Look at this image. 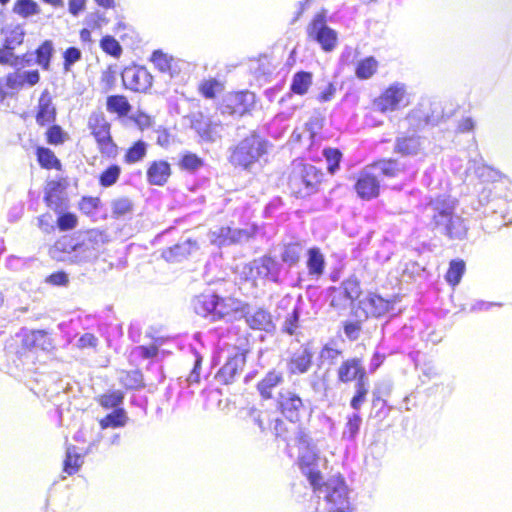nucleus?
<instances>
[{
  "mask_svg": "<svg viewBox=\"0 0 512 512\" xmlns=\"http://www.w3.org/2000/svg\"><path fill=\"white\" fill-rule=\"evenodd\" d=\"M55 48L51 40H45L35 50L34 63L38 64L43 70H50L51 60L54 56Z\"/></svg>",
  "mask_w": 512,
  "mask_h": 512,
  "instance_id": "37",
  "label": "nucleus"
},
{
  "mask_svg": "<svg viewBox=\"0 0 512 512\" xmlns=\"http://www.w3.org/2000/svg\"><path fill=\"white\" fill-rule=\"evenodd\" d=\"M342 351L326 344L320 351V359L322 362H327L329 365L337 363L338 358L341 356Z\"/></svg>",
  "mask_w": 512,
  "mask_h": 512,
  "instance_id": "64",
  "label": "nucleus"
},
{
  "mask_svg": "<svg viewBox=\"0 0 512 512\" xmlns=\"http://www.w3.org/2000/svg\"><path fill=\"white\" fill-rule=\"evenodd\" d=\"M229 151V162L234 167L250 170L267 153V141L256 133H252L231 147Z\"/></svg>",
  "mask_w": 512,
  "mask_h": 512,
  "instance_id": "6",
  "label": "nucleus"
},
{
  "mask_svg": "<svg viewBox=\"0 0 512 512\" xmlns=\"http://www.w3.org/2000/svg\"><path fill=\"white\" fill-rule=\"evenodd\" d=\"M256 101L253 92L245 90L226 94L218 106L221 115L240 117L249 113Z\"/></svg>",
  "mask_w": 512,
  "mask_h": 512,
  "instance_id": "12",
  "label": "nucleus"
},
{
  "mask_svg": "<svg viewBox=\"0 0 512 512\" xmlns=\"http://www.w3.org/2000/svg\"><path fill=\"white\" fill-rule=\"evenodd\" d=\"M64 187L59 181H49L45 188L44 201L54 211L64 208Z\"/></svg>",
  "mask_w": 512,
  "mask_h": 512,
  "instance_id": "30",
  "label": "nucleus"
},
{
  "mask_svg": "<svg viewBox=\"0 0 512 512\" xmlns=\"http://www.w3.org/2000/svg\"><path fill=\"white\" fill-rule=\"evenodd\" d=\"M355 393L350 400V406L356 412L361 408L363 403L366 401L367 394L369 392V381L368 378L355 382L354 385Z\"/></svg>",
  "mask_w": 512,
  "mask_h": 512,
  "instance_id": "44",
  "label": "nucleus"
},
{
  "mask_svg": "<svg viewBox=\"0 0 512 512\" xmlns=\"http://www.w3.org/2000/svg\"><path fill=\"white\" fill-rule=\"evenodd\" d=\"M327 10L316 13L306 27L307 38L319 45L325 53L333 52L338 46V32L328 25Z\"/></svg>",
  "mask_w": 512,
  "mask_h": 512,
  "instance_id": "8",
  "label": "nucleus"
},
{
  "mask_svg": "<svg viewBox=\"0 0 512 512\" xmlns=\"http://www.w3.org/2000/svg\"><path fill=\"white\" fill-rule=\"evenodd\" d=\"M81 465L82 460L80 455L72 453V450L68 448L66 458L64 460V471L69 475H73L78 471Z\"/></svg>",
  "mask_w": 512,
  "mask_h": 512,
  "instance_id": "61",
  "label": "nucleus"
},
{
  "mask_svg": "<svg viewBox=\"0 0 512 512\" xmlns=\"http://www.w3.org/2000/svg\"><path fill=\"white\" fill-rule=\"evenodd\" d=\"M313 74L309 71H297L292 76L290 83V91L280 99V103L284 102L286 98H291L293 94L303 96L305 95L312 85Z\"/></svg>",
  "mask_w": 512,
  "mask_h": 512,
  "instance_id": "29",
  "label": "nucleus"
},
{
  "mask_svg": "<svg viewBox=\"0 0 512 512\" xmlns=\"http://www.w3.org/2000/svg\"><path fill=\"white\" fill-rule=\"evenodd\" d=\"M360 294V282L354 275L345 279L339 286L327 288L329 305L337 311L347 310L359 298Z\"/></svg>",
  "mask_w": 512,
  "mask_h": 512,
  "instance_id": "11",
  "label": "nucleus"
},
{
  "mask_svg": "<svg viewBox=\"0 0 512 512\" xmlns=\"http://www.w3.org/2000/svg\"><path fill=\"white\" fill-rule=\"evenodd\" d=\"M302 306H303V299L302 296L299 295L297 297L296 303L290 313L287 314L282 327L281 331L285 334H288L290 336L295 335L296 330L299 327V321L300 316L302 313Z\"/></svg>",
  "mask_w": 512,
  "mask_h": 512,
  "instance_id": "36",
  "label": "nucleus"
},
{
  "mask_svg": "<svg viewBox=\"0 0 512 512\" xmlns=\"http://www.w3.org/2000/svg\"><path fill=\"white\" fill-rule=\"evenodd\" d=\"M151 61L160 72L169 74L170 78H173L177 73L174 58L163 53L161 50H155L152 53Z\"/></svg>",
  "mask_w": 512,
  "mask_h": 512,
  "instance_id": "39",
  "label": "nucleus"
},
{
  "mask_svg": "<svg viewBox=\"0 0 512 512\" xmlns=\"http://www.w3.org/2000/svg\"><path fill=\"white\" fill-rule=\"evenodd\" d=\"M390 307V302L380 295L370 293L365 298L359 300L358 310L355 312L357 318L363 317H381Z\"/></svg>",
  "mask_w": 512,
  "mask_h": 512,
  "instance_id": "21",
  "label": "nucleus"
},
{
  "mask_svg": "<svg viewBox=\"0 0 512 512\" xmlns=\"http://www.w3.org/2000/svg\"><path fill=\"white\" fill-rule=\"evenodd\" d=\"M303 246L298 242L286 243L281 247L280 259L283 265H287L289 269L295 267L303 254Z\"/></svg>",
  "mask_w": 512,
  "mask_h": 512,
  "instance_id": "35",
  "label": "nucleus"
},
{
  "mask_svg": "<svg viewBox=\"0 0 512 512\" xmlns=\"http://www.w3.org/2000/svg\"><path fill=\"white\" fill-rule=\"evenodd\" d=\"M355 191L362 200H371L380 193V180L370 165L363 168L354 185Z\"/></svg>",
  "mask_w": 512,
  "mask_h": 512,
  "instance_id": "15",
  "label": "nucleus"
},
{
  "mask_svg": "<svg viewBox=\"0 0 512 512\" xmlns=\"http://www.w3.org/2000/svg\"><path fill=\"white\" fill-rule=\"evenodd\" d=\"M66 140V133L59 125H52L46 131V141L50 145H60Z\"/></svg>",
  "mask_w": 512,
  "mask_h": 512,
  "instance_id": "60",
  "label": "nucleus"
},
{
  "mask_svg": "<svg viewBox=\"0 0 512 512\" xmlns=\"http://www.w3.org/2000/svg\"><path fill=\"white\" fill-rule=\"evenodd\" d=\"M191 128L198 134L203 142L215 143L221 138L220 123L205 117L202 113L193 115Z\"/></svg>",
  "mask_w": 512,
  "mask_h": 512,
  "instance_id": "20",
  "label": "nucleus"
},
{
  "mask_svg": "<svg viewBox=\"0 0 512 512\" xmlns=\"http://www.w3.org/2000/svg\"><path fill=\"white\" fill-rule=\"evenodd\" d=\"M306 273H300L298 281L306 280L318 281L325 273L326 259L319 247H310L306 251Z\"/></svg>",
  "mask_w": 512,
  "mask_h": 512,
  "instance_id": "17",
  "label": "nucleus"
},
{
  "mask_svg": "<svg viewBox=\"0 0 512 512\" xmlns=\"http://www.w3.org/2000/svg\"><path fill=\"white\" fill-rule=\"evenodd\" d=\"M153 77L145 67H126L122 72V81L127 89L145 92L152 86Z\"/></svg>",
  "mask_w": 512,
  "mask_h": 512,
  "instance_id": "18",
  "label": "nucleus"
},
{
  "mask_svg": "<svg viewBox=\"0 0 512 512\" xmlns=\"http://www.w3.org/2000/svg\"><path fill=\"white\" fill-rule=\"evenodd\" d=\"M16 342H20L21 351H17L22 355L26 351L40 349L42 351H50L53 349V342L50 334L45 330H27L23 329L16 334Z\"/></svg>",
  "mask_w": 512,
  "mask_h": 512,
  "instance_id": "14",
  "label": "nucleus"
},
{
  "mask_svg": "<svg viewBox=\"0 0 512 512\" xmlns=\"http://www.w3.org/2000/svg\"><path fill=\"white\" fill-rule=\"evenodd\" d=\"M3 44L15 48L23 44L26 32L21 24L7 25L1 29Z\"/></svg>",
  "mask_w": 512,
  "mask_h": 512,
  "instance_id": "38",
  "label": "nucleus"
},
{
  "mask_svg": "<svg viewBox=\"0 0 512 512\" xmlns=\"http://www.w3.org/2000/svg\"><path fill=\"white\" fill-rule=\"evenodd\" d=\"M323 173L303 159H295L289 167L288 188L296 198H306L318 191Z\"/></svg>",
  "mask_w": 512,
  "mask_h": 512,
  "instance_id": "2",
  "label": "nucleus"
},
{
  "mask_svg": "<svg viewBox=\"0 0 512 512\" xmlns=\"http://www.w3.org/2000/svg\"><path fill=\"white\" fill-rule=\"evenodd\" d=\"M124 396L120 391H113L100 397L99 403L106 409H117L123 403Z\"/></svg>",
  "mask_w": 512,
  "mask_h": 512,
  "instance_id": "58",
  "label": "nucleus"
},
{
  "mask_svg": "<svg viewBox=\"0 0 512 512\" xmlns=\"http://www.w3.org/2000/svg\"><path fill=\"white\" fill-rule=\"evenodd\" d=\"M440 101L429 98L421 99L420 102L407 114L404 123L407 125L408 132L418 134L426 127L439 125L449 118Z\"/></svg>",
  "mask_w": 512,
  "mask_h": 512,
  "instance_id": "4",
  "label": "nucleus"
},
{
  "mask_svg": "<svg viewBox=\"0 0 512 512\" xmlns=\"http://www.w3.org/2000/svg\"><path fill=\"white\" fill-rule=\"evenodd\" d=\"M59 215L56 220L57 227L61 231L72 230L77 226V217L70 212L58 211Z\"/></svg>",
  "mask_w": 512,
  "mask_h": 512,
  "instance_id": "59",
  "label": "nucleus"
},
{
  "mask_svg": "<svg viewBox=\"0 0 512 512\" xmlns=\"http://www.w3.org/2000/svg\"><path fill=\"white\" fill-rule=\"evenodd\" d=\"M323 156L327 163V170L330 174H335L340 168L342 153L337 148H325Z\"/></svg>",
  "mask_w": 512,
  "mask_h": 512,
  "instance_id": "54",
  "label": "nucleus"
},
{
  "mask_svg": "<svg viewBox=\"0 0 512 512\" xmlns=\"http://www.w3.org/2000/svg\"><path fill=\"white\" fill-rule=\"evenodd\" d=\"M106 107L109 112L117 113L120 116L128 114L131 108L127 98L123 95L108 96Z\"/></svg>",
  "mask_w": 512,
  "mask_h": 512,
  "instance_id": "46",
  "label": "nucleus"
},
{
  "mask_svg": "<svg viewBox=\"0 0 512 512\" xmlns=\"http://www.w3.org/2000/svg\"><path fill=\"white\" fill-rule=\"evenodd\" d=\"M232 313L236 319H243L252 330L272 333L276 328L271 312L263 306L235 298Z\"/></svg>",
  "mask_w": 512,
  "mask_h": 512,
  "instance_id": "7",
  "label": "nucleus"
},
{
  "mask_svg": "<svg viewBox=\"0 0 512 512\" xmlns=\"http://www.w3.org/2000/svg\"><path fill=\"white\" fill-rule=\"evenodd\" d=\"M370 166L373 167V170L378 177L379 175H383L387 178L397 177L399 173L404 169V164L401 161L393 158L376 161Z\"/></svg>",
  "mask_w": 512,
  "mask_h": 512,
  "instance_id": "34",
  "label": "nucleus"
},
{
  "mask_svg": "<svg viewBox=\"0 0 512 512\" xmlns=\"http://www.w3.org/2000/svg\"><path fill=\"white\" fill-rule=\"evenodd\" d=\"M171 175L170 164L165 160L153 161L146 172L147 182L150 185L163 186Z\"/></svg>",
  "mask_w": 512,
  "mask_h": 512,
  "instance_id": "28",
  "label": "nucleus"
},
{
  "mask_svg": "<svg viewBox=\"0 0 512 512\" xmlns=\"http://www.w3.org/2000/svg\"><path fill=\"white\" fill-rule=\"evenodd\" d=\"M379 62L374 56L359 60L355 67V76L359 80L370 79L378 70Z\"/></svg>",
  "mask_w": 512,
  "mask_h": 512,
  "instance_id": "41",
  "label": "nucleus"
},
{
  "mask_svg": "<svg viewBox=\"0 0 512 512\" xmlns=\"http://www.w3.org/2000/svg\"><path fill=\"white\" fill-rule=\"evenodd\" d=\"M88 128L94 136L96 142L107 139L110 134V124L105 119L103 112H93L88 119Z\"/></svg>",
  "mask_w": 512,
  "mask_h": 512,
  "instance_id": "33",
  "label": "nucleus"
},
{
  "mask_svg": "<svg viewBox=\"0 0 512 512\" xmlns=\"http://www.w3.org/2000/svg\"><path fill=\"white\" fill-rule=\"evenodd\" d=\"M319 460L315 446L299 450V464L302 472L307 475L310 484L316 488L322 480L319 470H317V462Z\"/></svg>",
  "mask_w": 512,
  "mask_h": 512,
  "instance_id": "24",
  "label": "nucleus"
},
{
  "mask_svg": "<svg viewBox=\"0 0 512 512\" xmlns=\"http://www.w3.org/2000/svg\"><path fill=\"white\" fill-rule=\"evenodd\" d=\"M389 412L390 408L387 406V403L384 399L380 397L373 399L371 411L373 417L379 420H383L388 416Z\"/></svg>",
  "mask_w": 512,
  "mask_h": 512,
  "instance_id": "63",
  "label": "nucleus"
},
{
  "mask_svg": "<svg viewBox=\"0 0 512 512\" xmlns=\"http://www.w3.org/2000/svg\"><path fill=\"white\" fill-rule=\"evenodd\" d=\"M246 363L245 352L237 351L229 356L225 364L218 370L215 379L220 384L229 385L241 375Z\"/></svg>",
  "mask_w": 512,
  "mask_h": 512,
  "instance_id": "19",
  "label": "nucleus"
},
{
  "mask_svg": "<svg viewBox=\"0 0 512 512\" xmlns=\"http://www.w3.org/2000/svg\"><path fill=\"white\" fill-rule=\"evenodd\" d=\"M122 173V169L118 164H111L103 170L99 177V185L103 188H109L117 183Z\"/></svg>",
  "mask_w": 512,
  "mask_h": 512,
  "instance_id": "45",
  "label": "nucleus"
},
{
  "mask_svg": "<svg viewBox=\"0 0 512 512\" xmlns=\"http://www.w3.org/2000/svg\"><path fill=\"white\" fill-rule=\"evenodd\" d=\"M465 262L461 259H454L449 263L448 271L445 275L446 281L452 285L456 286L460 283L461 278L465 272Z\"/></svg>",
  "mask_w": 512,
  "mask_h": 512,
  "instance_id": "48",
  "label": "nucleus"
},
{
  "mask_svg": "<svg viewBox=\"0 0 512 512\" xmlns=\"http://www.w3.org/2000/svg\"><path fill=\"white\" fill-rule=\"evenodd\" d=\"M147 153V144L142 141H136L128 150L124 156V161L127 164H134L141 161Z\"/></svg>",
  "mask_w": 512,
  "mask_h": 512,
  "instance_id": "49",
  "label": "nucleus"
},
{
  "mask_svg": "<svg viewBox=\"0 0 512 512\" xmlns=\"http://www.w3.org/2000/svg\"><path fill=\"white\" fill-rule=\"evenodd\" d=\"M101 49L108 55L119 58L122 54L120 43L110 35L103 36L100 40Z\"/></svg>",
  "mask_w": 512,
  "mask_h": 512,
  "instance_id": "56",
  "label": "nucleus"
},
{
  "mask_svg": "<svg viewBox=\"0 0 512 512\" xmlns=\"http://www.w3.org/2000/svg\"><path fill=\"white\" fill-rule=\"evenodd\" d=\"M284 381L283 373L272 369L266 373L264 378L258 382L257 390L260 396L267 400L273 397L272 391Z\"/></svg>",
  "mask_w": 512,
  "mask_h": 512,
  "instance_id": "32",
  "label": "nucleus"
},
{
  "mask_svg": "<svg viewBox=\"0 0 512 512\" xmlns=\"http://www.w3.org/2000/svg\"><path fill=\"white\" fill-rule=\"evenodd\" d=\"M63 69L64 72H70L72 66L82 59V52L79 48L71 46L63 52Z\"/></svg>",
  "mask_w": 512,
  "mask_h": 512,
  "instance_id": "57",
  "label": "nucleus"
},
{
  "mask_svg": "<svg viewBox=\"0 0 512 512\" xmlns=\"http://www.w3.org/2000/svg\"><path fill=\"white\" fill-rule=\"evenodd\" d=\"M128 420L127 414L123 408L114 409L99 421L101 429L120 428L125 426Z\"/></svg>",
  "mask_w": 512,
  "mask_h": 512,
  "instance_id": "43",
  "label": "nucleus"
},
{
  "mask_svg": "<svg viewBox=\"0 0 512 512\" xmlns=\"http://www.w3.org/2000/svg\"><path fill=\"white\" fill-rule=\"evenodd\" d=\"M313 352L310 347L304 346L293 354L289 362V371L293 374L306 373L311 365Z\"/></svg>",
  "mask_w": 512,
  "mask_h": 512,
  "instance_id": "31",
  "label": "nucleus"
},
{
  "mask_svg": "<svg viewBox=\"0 0 512 512\" xmlns=\"http://www.w3.org/2000/svg\"><path fill=\"white\" fill-rule=\"evenodd\" d=\"M111 211L114 218H122L133 211V203L128 197H120L112 200Z\"/></svg>",
  "mask_w": 512,
  "mask_h": 512,
  "instance_id": "51",
  "label": "nucleus"
},
{
  "mask_svg": "<svg viewBox=\"0 0 512 512\" xmlns=\"http://www.w3.org/2000/svg\"><path fill=\"white\" fill-rule=\"evenodd\" d=\"M203 165V159L191 152L184 153L179 161V166L182 170L192 173L199 170Z\"/></svg>",
  "mask_w": 512,
  "mask_h": 512,
  "instance_id": "53",
  "label": "nucleus"
},
{
  "mask_svg": "<svg viewBox=\"0 0 512 512\" xmlns=\"http://www.w3.org/2000/svg\"><path fill=\"white\" fill-rule=\"evenodd\" d=\"M314 489L318 491L319 497L322 496L326 500L329 512L350 509L348 488L343 478L332 477Z\"/></svg>",
  "mask_w": 512,
  "mask_h": 512,
  "instance_id": "9",
  "label": "nucleus"
},
{
  "mask_svg": "<svg viewBox=\"0 0 512 512\" xmlns=\"http://www.w3.org/2000/svg\"><path fill=\"white\" fill-rule=\"evenodd\" d=\"M120 383L129 390L142 389L144 384L143 374L140 370L122 371L119 376Z\"/></svg>",
  "mask_w": 512,
  "mask_h": 512,
  "instance_id": "42",
  "label": "nucleus"
},
{
  "mask_svg": "<svg viewBox=\"0 0 512 512\" xmlns=\"http://www.w3.org/2000/svg\"><path fill=\"white\" fill-rule=\"evenodd\" d=\"M56 108L52 103V98L48 90H44L38 101V110L36 114V122L39 126H45L56 120Z\"/></svg>",
  "mask_w": 512,
  "mask_h": 512,
  "instance_id": "27",
  "label": "nucleus"
},
{
  "mask_svg": "<svg viewBox=\"0 0 512 512\" xmlns=\"http://www.w3.org/2000/svg\"><path fill=\"white\" fill-rule=\"evenodd\" d=\"M277 407L282 416L291 423H300L312 412L310 401H304L297 393L290 390L279 392Z\"/></svg>",
  "mask_w": 512,
  "mask_h": 512,
  "instance_id": "10",
  "label": "nucleus"
},
{
  "mask_svg": "<svg viewBox=\"0 0 512 512\" xmlns=\"http://www.w3.org/2000/svg\"><path fill=\"white\" fill-rule=\"evenodd\" d=\"M13 12L23 18H28L40 13L39 5L34 0H17Z\"/></svg>",
  "mask_w": 512,
  "mask_h": 512,
  "instance_id": "52",
  "label": "nucleus"
},
{
  "mask_svg": "<svg viewBox=\"0 0 512 512\" xmlns=\"http://www.w3.org/2000/svg\"><path fill=\"white\" fill-rule=\"evenodd\" d=\"M324 117L318 111H314L308 121L305 123V132L308 133V137L311 142H314L324 125Z\"/></svg>",
  "mask_w": 512,
  "mask_h": 512,
  "instance_id": "50",
  "label": "nucleus"
},
{
  "mask_svg": "<svg viewBox=\"0 0 512 512\" xmlns=\"http://www.w3.org/2000/svg\"><path fill=\"white\" fill-rule=\"evenodd\" d=\"M108 242V235L99 229L77 231L60 237L50 248V255L57 261L86 264L95 261Z\"/></svg>",
  "mask_w": 512,
  "mask_h": 512,
  "instance_id": "1",
  "label": "nucleus"
},
{
  "mask_svg": "<svg viewBox=\"0 0 512 512\" xmlns=\"http://www.w3.org/2000/svg\"><path fill=\"white\" fill-rule=\"evenodd\" d=\"M286 116L284 114H277L270 122L268 127L269 135L274 139H280L288 129Z\"/></svg>",
  "mask_w": 512,
  "mask_h": 512,
  "instance_id": "55",
  "label": "nucleus"
},
{
  "mask_svg": "<svg viewBox=\"0 0 512 512\" xmlns=\"http://www.w3.org/2000/svg\"><path fill=\"white\" fill-rule=\"evenodd\" d=\"M433 211V222L435 228L450 239L462 240L466 237L467 226L464 220L454 215L453 203L445 196L438 197L430 204Z\"/></svg>",
  "mask_w": 512,
  "mask_h": 512,
  "instance_id": "3",
  "label": "nucleus"
},
{
  "mask_svg": "<svg viewBox=\"0 0 512 512\" xmlns=\"http://www.w3.org/2000/svg\"><path fill=\"white\" fill-rule=\"evenodd\" d=\"M362 426V417L358 412H353L346 417V423L342 431V439L349 442H355L360 428Z\"/></svg>",
  "mask_w": 512,
  "mask_h": 512,
  "instance_id": "40",
  "label": "nucleus"
},
{
  "mask_svg": "<svg viewBox=\"0 0 512 512\" xmlns=\"http://www.w3.org/2000/svg\"><path fill=\"white\" fill-rule=\"evenodd\" d=\"M426 138L408 131L399 132L395 138L393 151L404 157H414L423 153Z\"/></svg>",
  "mask_w": 512,
  "mask_h": 512,
  "instance_id": "16",
  "label": "nucleus"
},
{
  "mask_svg": "<svg viewBox=\"0 0 512 512\" xmlns=\"http://www.w3.org/2000/svg\"><path fill=\"white\" fill-rule=\"evenodd\" d=\"M249 269L252 276L277 284L281 282L283 264L274 256L264 255L254 259Z\"/></svg>",
  "mask_w": 512,
  "mask_h": 512,
  "instance_id": "13",
  "label": "nucleus"
},
{
  "mask_svg": "<svg viewBox=\"0 0 512 512\" xmlns=\"http://www.w3.org/2000/svg\"><path fill=\"white\" fill-rule=\"evenodd\" d=\"M361 330V320L345 321L343 323V332L350 341L358 340L361 334Z\"/></svg>",
  "mask_w": 512,
  "mask_h": 512,
  "instance_id": "62",
  "label": "nucleus"
},
{
  "mask_svg": "<svg viewBox=\"0 0 512 512\" xmlns=\"http://www.w3.org/2000/svg\"><path fill=\"white\" fill-rule=\"evenodd\" d=\"M235 303L234 297H222L208 289L191 300L193 311L211 322L219 321L230 315Z\"/></svg>",
  "mask_w": 512,
  "mask_h": 512,
  "instance_id": "5",
  "label": "nucleus"
},
{
  "mask_svg": "<svg viewBox=\"0 0 512 512\" xmlns=\"http://www.w3.org/2000/svg\"><path fill=\"white\" fill-rule=\"evenodd\" d=\"M252 232L247 229L223 226L212 232L211 241L219 247L247 242Z\"/></svg>",
  "mask_w": 512,
  "mask_h": 512,
  "instance_id": "22",
  "label": "nucleus"
},
{
  "mask_svg": "<svg viewBox=\"0 0 512 512\" xmlns=\"http://www.w3.org/2000/svg\"><path fill=\"white\" fill-rule=\"evenodd\" d=\"M199 248L197 241L191 238L178 241L163 250L162 257L168 262H181Z\"/></svg>",
  "mask_w": 512,
  "mask_h": 512,
  "instance_id": "26",
  "label": "nucleus"
},
{
  "mask_svg": "<svg viewBox=\"0 0 512 512\" xmlns=\"http://www.w3.org/2000/svg\"><path fill=\"white\" fill-rule=\"evenodd\" d=\"M406 94V85L395 82L386 88L375 101L376 106L382 112L395 111L403 101Z\"/></svg>",
  "mask_w": 512,
  "mask_h": 512,
  "instance_id": "23",
  "label": "nucleus"
},
{
  "mask_svg": "<svg viewBox=\"0 0 512 512\" xmlns=\"http://www.w3.org/2000/svg\"><path fill=\"white\" fill-rule=\"evenodd\" d=\"M37 161L42 168L52 169L60 167V161L55 156L54 152L46 147H37L36 150Z\"/></svg>",
  "mask_w": 512,
  "mask_h": 512,
  "instance_id": "47",
  "label": "nucleus"
},
{
  "mask_svg": "<svg viewBox=\"0 0 512 512\" xmlns=\"http://www.w3.org/2000/svg\"><path fill=\"white\" fill-rule=\"evenodd\" d=\"M337 377L341 383H349L367 378L366 370L360 358L354 357L341 363L337 371Z\"/></svg>",
  "mask_w": 512,
  "mask_h": 512,
  "instance_id": "25",
  "label": "nucleus"
}]
</instances>
